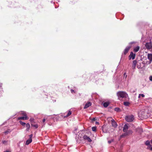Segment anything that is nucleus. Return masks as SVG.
Instances as JSON below:
<instances>
[{"label":"nucleus","mask_w":152,"mask_h":152,"mask_svg":"<svg viewBox=\"0 0 152 152\" xmlns=\"http://www.w3.org/2000/svg\"><path fill=\"white\" fill-rule=\"evenodd\" d=\"M130 47H127L126 48L124 51V53L125 54H126L128 53L130 49Z\"/></svg>","instance_id":"nucleus-14"},{"label":"nucleus","mask_w":152,"mask_h":152,"mask_svg":"<svg viewBox=\"0 0 152 152\" xmlns=\"http://www.w3.org/2000/svg\"><path fill=\"white\" fill-rule=\"evenodd\" d=\"M33 119L32 118H31L30 119V121L31 122L32 121H33Z\"/></svg>","instance_id":"nucleus-28"},{"label":"nucleus","mask_w":152,"mask_h":152,"mask_svg":"<svg viewBox=\"0 0 152 152\" xmlns=\"http://www.w3.org/2000/svg\"><path fill=\"white\" fill-rule=\"evenodd\" d=\"M19 122L23 126H24L26 124V123H25L21 121H20Z\"/></svg>","instance_id":"nucleus-23"},{"label":"nucleus","mask_w":152,"mask_h":152,"mask_svg":"<svg viewBox=\"0 0 152 152\" xmlns=\"http://www.w3.org/2000/svg\"><path fill=\"white\" fill-rule=\"evenodd\" d=\"M140 47L139 46H137L134 48V51L135 52H137L138 51Z\"/></svg>","instance_id":"nucleus-16"},{"label":"nucleus","mask_w":152,"mask_h":152,"mask_svg":"<svg viewBox=\"0 0 152 152\" xmlns=\"http://www.w3.org/2000/svg\"><path fill=\"white\" fill-rule=\"evenodd\" d=\"M151 144H152V140H151Z\"/></svg>","instance_id":"nucleus-37"},{"label":"nucleus","mask_w":152,"mask_h":152,"mask_svg":"<svg viewBox=\"0 0 152 152\" xmlns=\"http://www.w3.org/2000/svg\"><path fill=\"white\" fill-rule=\"evenodd\" d=\"M110 103L108 102H105L103 103V106L105 107H107L109 105Z\"/></svg>","instance_id":"nucleus-17"},{"label":"nucleus","mask_w":152,"mask_h":152,"mask_svg":"<svg viewBox=\"0 0 152 152\" xmlns=\"http://www.w3.org/2000/svg\"><path fill=\"white\" fill-rule=\"evenodd\" d=\"M129 133L132 134V131H130H130H129Z\"/></svg>","instance_id":"nucleus-30"},{"label":"nucleus","mask_w":152,"mask_h":152,"mask_svg":"<svg viewBox=\"0 0 152 152\" xmlns=\"http://www.w3.org/2000/svg\"><path fill=\"white\" fill-rule=\"evenodd\" d=\"M117 95L118 97V99H120L121 98H126L127 96V93L124 91H119L117 93Z\"/></svg>","instance_id":"nucleus-1"},{"label":"nucleus","mask_w":152,"mask_h":152,"mask_svg":"<svg viewBox=\"0 0 152 152\" xmlns=\"http://www.w3.org/2000/svg\"><path fill=\"white\" fill-rule=\"evenodd\" d=\"M92 129L93 131H95L96 130V127H93L92 128Z\"/></svg>","instance_id":"nucleus-25"},{"label":"nucleus","mask_w":152,"mask_h":152,"mask_svg":"<svg viewBox=\"0 0 152 152\" xmlns=\"http://www.w3.org/2000/svg\"><path fill=\"white\" fill-rule=\"evenodd\" d=\"M33 135L32 134H31L29 135V138H32V137Z\"/></svg>","instance_id":"nucleus-27"},{"label":"nucleus","mask_w":152,"mask_h":152,"mask_svg":"<svg viewBox=\"0 0 152 152\" xmlns=\"http://www.w3.org/2000/svg\"><path fill=\"white\" fill-rule=\"evenodd\" d=\"M149 79L150 81H152V76H150L149 77Z\"/></svg>","instance_id":"nucleus-26"},{"label":"nucleus","mask_w":152,"mask_h":152,"mask_svg":"<svg viewBox=\"0 0 152 152\" xmlns=\"http://www.w3.org/2000/svg\"><path fill=\"white\" fill-rule=\"evenodd\" d=\"M91 103L90 102H88L84 106V109H86L89 106H91Z\"/></svg>","instance_id":"nucleus-13"},{"label":"nucleus","mask_w":152,"mask_h":152,"mask_svg":"<svg viewBox=\"0 0 152 152\" xmlns=\"http://www.w3.org/2000/svg\"><path fill=\"white\" fill-rule=\"evenodd\" d=\"M124 134L125 135H127L128 134L127 133H125Z\"/></svg>","instance_id":"nucleus-36"},{"label":"nucleus","mask_w":152,"mask_h":152,"mask_svg":"<svg viewBox=\"0 0 152 152\" xmlns=\"http://www.w3.org/2000/svg\"><path fill=\"white\" fill-rule=\"evenodd\" d=\"M111 122L113 126L115 127H116L117 126V124L114 119H112V120H111Z\"/></svg>","instance_id":"nucleus-10"},{"label":"nucleus","mask_w":152,"mask_h":152,"mask_svg":"<svg viewBox=\"0 0 152 152\" xmlns=\"http://www.w3.org/2000/svg\"><path fill=\"white\" fill-rule=\"evenodd\" d=\"M4 152H11V151H10L8 150V151H6Z\"/></svg>","instance_id":"nucleus-31"},{"label":"nucleus","mask_w":152,"mask_h":152,"mask_svg":"<svg viewBox=\"0 0 152 152\" xmlns=\"http://www.w3.org/2000/svg\"><path fill=\"white\" fill-rule=\"evenodd\" d=\"M135 54H134L132 52H131L129 56V59H130L131 58L132 59H134L135 58Z\"/></svg>","instance_id":"nucleus-7"},{"label":"nucleus","mask_w":152,"mask_h":152,"mask_svg":"<svg viewBox=\"0 0 152 152\" xmlns=\"http://www.w3.org/2000/svg\"><path fill=\"white\" fill-rule=\"evenodd\" d=\"M23 115L24 116L21 117H18V120H27L28 119V118L26 116V112H23L22 113Z\"/></svg>","instance_id":"nucleus-5"},{"label":"nucleus","mask_w":152,"mask_h":152,"mask_svg":"<svg viewBox=\"0 0 152 152\" xmlns=\"http://www.w3.org/2000/svg\"><path fill=\"white\" fill-rule=\"evenodd\" d=\"M145 144L149 146V147L151 146V145L150 144V142L148 140H147Z\"/></svg>","instance_id":"nucleus-19"},{"label":"nucleus","mask_w":152,"mask_h":152,"mask_svg":"<svg viewBox=\"0 0 152 152\" xmlns=\"http://www.w3.org/2000/svg\"><path fill=\"white\" fill-rule=\"evenodd\" d=\"M71 91L72 93L74 91L72 89L71 90Z\"/></svg>","instance_id":"nucleus-34"},{"label":"nucleus","mask_w":152,"mask_h":152,"mask_svg":"<svg viewBox=\"0 0 152 152\" xmlns=\"http://www.w3.org/2000/svg\"><path fill=\"white\" fill-rule=\"evenodd\" d=\"M124 104L126 106H128V105L129 104V103L128 102H124Z\"/></svg>","instance_id":"nucleus-24"},{"label":"nucleus","mask_w":152,"mask_h":152,"mask_svg":"<svg viewBox=\"0 0 152 152\" xmlns=\"http://www.w3.org/2000/svg\"><path fill=\"white\" fill-rule=\"evenodd\" d=\"M145 95L143 94H140L139 95L138 98H141V97H145Z\"/></svg>","instance_id":"nucleus-21"},{"label":"nucleus","mask_w":152,"mask_h":152,"mask_svg":"<svg viewBox=\"0 0 152 152\" xmlns=\"http://www.w3.org/2000/svg\"><path fill=\"white\" fill-rule=\"evenodd\" d=\"M145 46L146 49H151L152 48L151 42L146 43L145 45Z\"/></svg>","instance_id":"nucleus-6"},{"label":"nucleus","mask_w":152,"mask_h":152,"mask_svg":"<svg viewBox=\"0 0 152 152\" xmlns=\"http://www.w3.org/2000/svg\"><path fill=\"white\" fill-rule=\"evenodd\" d=\"M34 126L35 127H37V126H36V125H35Z\"/></svg>","instance_id":"nucleus-39"},{"label":"nucleus","mask_w":152,"mask_h":152,"mask_svg":"<svg viewBox=\"0 0 152 152\" xmlns=\"http://www.w3.org/2000/svg\"><path fill=\"white\" fill-rule=\"evenodd\" d=\"M83 138L84 139L87 140L88 142H91L92 141L91 140L88 136L86 135L83 137Z\"/></svg>","instance_id":"nucleus-9"},{"label":"nucleus","mask_w":152,"mask_h":152,"mask_svg":"<svg viewBox=\"0 0 152 152\" xmlns=\"http://www.w3.org/2000/svg\"><path fill=\"white\" fill-rule=\"evenodd\" d=\"M137 63V61L136 60H134L133 61L132 67L133 69H135Z\"/></svg>","instance_id":"nucleus-11"},{"label":"nucleus","mask_w":152,"mask_h":152,"mask_svg":"<svg viewBox=\"0 0 152 152\" xmlns=\"http://www.w3.org/2000/svg\"><path fill=\"white\" fill-rule=\"evenodd\" d=\"M72 114V112L70 110H69L67 112L65 113V115L64 116V118H66L70 116Z\"/></svg>","instance_id":"nucleus-8"},{"label":"nucleus","mask_w":152,"mask_h":152,"mask_svg":"<svg viewBox=\"0 0 152 152\" xmlns=\"http://www.w3.org/2000/svg\"><path fill=\"white\" fill-rule=\"evenodd\" d=\"M126 75L125 78L126 77L127 75H126V73H124V77L125 76V75Z\"/></svg>","instance_id":"nucleus-29"},{"label":"nucleus","mask_w":152,"mask_h":152,"mask_svg":"<svg viewBox=\"0 0 152 152\" xmlns=\"http://www.w3.org/2000/svg\"><path fill=\"white\" fill-rule=\"evenodd\" d=\"M146 113L145 112L144 110H142L138 113V116L140 119H142L147 118L146 116Z\"/></svg>","instance_id":"nucleus-2"},{"label":"nucleus","mask_w":152,"mask_h":152,"mask_svg":"<svg viewBox=\"0 0 152 152\" xmlns=\"http://www.w3.org/2000/svg\"><path fill=\"white\" fill-rule=\"evenodd\" d=\"M151 148H150V150H151V151H152V146H151V147H150Z\"/></svg>","instance_id":"nucleus-33"},{"label":"nucleus","mask_w":152,"mask_h":152,"mask_svg":"<svg viewBox=\"0 0 152 152\" xmlns=\"http://www.w3.org/2000/svg\"><path fill=\"white\" fill-rule=\"evenodd\" d=\"M8 141H6V140H3L2 141V142L3 144H4L5 145H7L8 143Z\"/></svg>","instance_id":"nucleus-20"},{"label":"nucleus","mask_w":152,"mask_h":152,"mask_svg":"<svg viewBox=\"0 0 152 152\" xmlns=\"http://www.w3.org/2000/svg\"><path fill=\"white\" fill-rule=\"evenodd\" d=\"M148 59L149 60L148 61H145V64H150L152 61V54L148 53L147 56Z\"/></svg>","instance_id":"nucleus-3"},{"label":"nucleus","mask_w":152,"mask_h":152,"mask_svg":"<svg viewBox=\"0 0 152 152\" xmlns=\"http://www.w3.org/2000/svg\"><path fill=\"white\" fill-rule=\"evenodd\" d=\"M32 141V139L29 138L28 140H26V145H28L29 144H30L31 142Z\"/></svg>","instance_id":"nucleus-15"},{"label":"nucleus","mask_w":152,"mask_h":152,"mask_svg":"<svg viewBox=\"0 0 152 152\" xmlns=\"http://www.w3.org/2000/svg\"><path fill=\"white\" fill-rule=\"evenodd\" d=\"M45 121V119H44L43 120V122H44Z\"/></svg>","instance_id":"nucleus-32"},{"label":"nucleus","mask_w":152,"mask_h":152,"mask_svg":"<svg viewBox=\"0 0 152 152\" xmlns=\"http://www.w3.org/2000/svg\"><path fill=\"white\" fill-rule=\"evenodd\" d=\"M125 119L127 122H131L134 120V116L132 115L126 116L125 117Z\"/></svg>","instance_id":"nucleus-4"},{"label":"nucleus","mask_w":152,"mask_h":152,"mask_svg":"<svg viewBox=\"0 0 152 152\" xmlns=\"http://www.w3.org/2000/svg\"><path fill=\"white\" fill-rule=\"evenodd\" d=\"M129 128V126L127 124H125L124 127L123 131L124 132H125L127 131Z\"/></svg>","instance_id":"nucleus-12"},{"label":"nucleus","mask_w":152,"mask_h":152,"mask_svg":"<svg viewBox=\"0 0 152 152\" xmlns=\"http://www.w3.org/2000/svg\"><path fill=\"white\" fill-rule=\"evenodd\" d=\"M26 130L28 131L30 127V124L28 123H27L26 124Z\"/></svg>","instance_id":"nucleus-18"},{"label":"nucleus","mask_w":152,"mask_h":152,"mask_svg":"<svg viewBox=\"0 0 152 152\" xmlns=\"http://www.w3.org/2000/svg\"><path fill=\"white\" fill-rule=\"evenodd\" d=\"M114 110L116 112H119L120 111V109L119 108L115 107V108Z\"/></svg>","instance_id":"nucleus-22"},{"label":"nucleus","mask_w":152,"mask_h":152,"mask_svg":"<svg viewBox=\"0 0 152 152\" xmlns=\"http://www.w3.org/2000/svg\"><path fill=\"white\" fill-rule=\"evenodd\" d=\"M7 132H5V134H7Z\"/></svg>","instance_id":"nucleus-38"},{"label":"nucleus","mask_w":152,"mask_h":152,"mask_svg":"<svg viewBox=\"0 0 152 152\" xmlns=\"http://www.w3.org/2000/svg\"><path fill=\"white\" fill-rule=\"evenodd\" d=\"M108 143H111V141H108Z\"/></svg>","instance_id":"nucleus-35"}]
</instances>
